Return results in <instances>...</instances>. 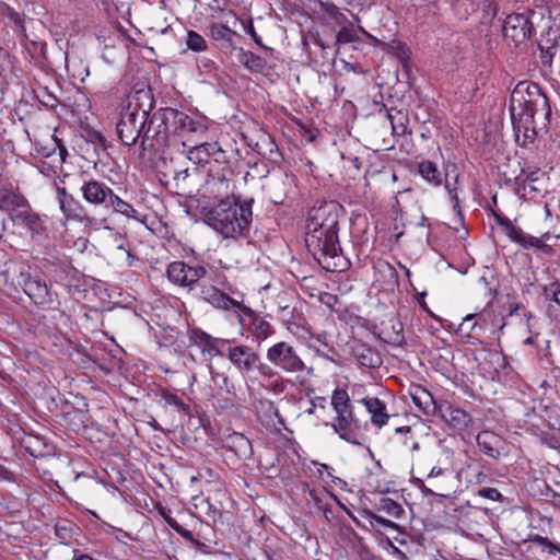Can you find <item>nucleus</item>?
I'll list each match as a JSON object with an SVG mask.
<instances>
[{
  "mask_svg": "<svg viewBox=\"0 0 560 560\" xmlns=\"http://www.w3.org/2000/svg\"><path fill=\"white\" fill-rule=\"evenodd\" d=\"M478 0H453V7L458 14L468 15L477 8Z\"/></svg>",
  "mask_w": 560,
  "mask_h": 560,
  "instance_id": "obj_43",
  "label": "nucleus"
},
{
  "mask_svg": "<svg viewBox=\"0 0 560 560\" xmlns=\"http://www.w3.org/2000/svg\"><path fill=\"white\" fill-rule=\"evenodd\" d=\"M80 191L82 198L90 205L108 208V200L113 189L105 183L89 178L83 180Z\"/></svg>",
  "mask_w": 560,
  "mask_h": 560,
  "instance_id": "obj_15",
  "label": "nucleus"
},
{
  "mask_svg": "<svg viewBox=\"0 0 560 560\" xmlns=\"http://www.w3.org/2000/svg\"><path fill=\"white\" fill-rule=\"evenodd\" d=\"M510 112L518 144L534 143L538 131L547 130L551 118L548 97L537 83L522 81L510 97Z\"/></svg>",
  "mask_w": 560,
  "mask_h": 560,
  "instance_id": "obj_2",
  "label": "nucleus"
},
{
  "mask_svg": "<svg viewBox=\"0 0 560 560\" xmlns=\"http://www.w3.org/2000/svg\"><path fill=\"white\" fill-rule=\"evenodd\" d=\"M351 352L361 366L376 369L383 363L380 352L362 341H354Z\"/></svg>",
  "mask_w": 560,
  "mask_h": 560,
  "instance_id": "obj_21",
  "label": "nucleus"
},
{
  "mask_svg": "<svg viewBox=\"0 0 560 560\" xmlns=\"http://www.w3.org/2000/svg\"><path fill=\"white\" fill-rule=\"evenodd\" d=\"M445 188L448 190L451 198L454 201V209L456 210L457 214L460 215V218H463V213L458 205V196L456 190L451 188L448 183H446Z\"/></svg>",
  "mask_w": 560,
  "mask_h": 560,
  "instance_id": "obj_52",
  "label": "nucleus"
},
{
  "mask_svg": "<svg viewBox=\"0 0 560 560\" xmlns=\"http://www.w3.org/2000/svg\"><path fill=\"white\" fill-rule=\"evenodd\" d=\"M311 38H312L313 43L316 46H318L320 49L324 50L326 48L324 43H323V40H322V38H320V36H319V34L317 32L315 34H312Z\"/></svg>",
  "mask_w": 560,
  "mask_h": 560,
  "instance_id": "obj_61",
  "label": "nucleus"
},
{
  "mask_svg": "<svg viewBox=\"0 0 560 560\" xmlns=\"http://www.w3.org/2000/svg\"><path fill=\"white\" fill-rule=\"evenodd\" d=\"M252 202L240 203L235 197H226L212 207H203L205 222L223 237L245 235L252 223Z\"/></svg>",
  "mask_w": 560,
  "mask_h": 560,
  "instance_id": "obj_4",
  "label": "nucleus"
},
{
  "mask_svg": "<svg viewBox=\"0 0 560 560\" xmlns=\"http://www.w3.org/2000/svg\"><path fill=\"white\" fill-rule=\"evenodd\" d=\"M268 388L273 390V392H282L283 388H284V385H283V382L282 381H279V380H275L272 381L269 385H268Z\"/></svg>",
  "mask_w": 560,
  "mask_h": 560,
  "instance_id": "obj_57",
  "label": "nucleus"
},
{
  "mask_svg": "<svg viewBox=\"0 0 560 560\" xmlns=\"http://www.w3.org/2000/svg\"><path fill=\"white\" fill-rule=\"evenodd\" d=\"M476 318L474 319V325L475 327L477 328V331H479V334H481V336L483 335V332L486 331L487 329V320L485 318V315L483 314H476Z\"/></svg>",
  "mask_w": 560,
  "mask_h": 560,
  "instance_id": "obj_49",
  "label": "nucleus"
},
{
  "mask_svg": "<svg viewBox=\"0 0 560 560\" xmlns=\"http://www.w3.org/2000/svg\"><path fill=\"white\" fill-rule=\"evenodd\" d=\"M315 339L322 343L323 346L325 347H328V342H327V334L323 332V334H318Z\"/></svg>",
  "mask_w": 560,
  "mask_h": 560,
  "instance_id": "obj_64",
  "label": "nucleus"
},
{
  "mask_svg": "<svg viewBox=\"0 0 560 560\" xmlns=\"http://www.w3.org/2000/svg\"><path fill=\"white\" fill-rule=\"evenodd\" d=\"M52 140L56 144V149H58V153H59L61 163H65L67 160V156H68V151H67L66 145L62 143L61 140H59L55 137L52 138Z\"/></svg>",
  "mask_w": 560,
  "mask_h": 560,
  "instance_id": "obj_51",
  "label": "nucleus"
},
{
  "mask_svg": "<svg viewBox=\"0 0 560 560\" xmlns=\"http://www.w3.org/2000/svg\"><path fill=\"white\" fill-rule=\"evenodd\" d=\"M357 402L362 404L366 408V411L371 415V422L374 427L381 429L387 424L389 415L387 413L384 401L377 397H364Z\"/></svg>",
  "mask_w": 560,
  "mask_h": 560,
  "instance_id": "obj_23",
  "label": "nucleus"
},
{
  "mask_svg": "<svg viewBox=\"0 0 560 560\" xmlns=\"http://www.w3.org/2000/svg\"><path fill=\"white\" fill-rule=\"evenodd\" d=\"M188 176H189V171H188V168H185V170L178 171L175 174L174 179H176V180H179L180 178L186 179Z\"/></svg>",
  "mask_w": 560,
  "mask_h": 560,
  "instance_id": "obj_63",
  "label": "nucleus"
},
{
  "mask_svg": "<svg viewBox=\"0 0 560 560\" xmlns=\"http://www.w3.org/2000/svg\"><path fill=\"white\" fill-rule=\"evenodd\" d=\"M441 419L454 431H464L472 425L471 416L448 401H441L438 411Z\"/></svg>",
  "mask_w": 560,
  "mask_h": 560,
  "instance_id": "obj_16",
  "label": "nucleus"
},
{
  "mask_svg": "<svg viewBox=\"0 0 560 560\" xmlns=\"http://www.w3.org/2000/svg\"><path fill=\"white\" fill-rule=\"evenodd\" d=\"M542 295L546 301L553 302L560 306V281L553 280L542 287Z\"/></svg>",
  "mask_w": 560,
  "mask_h": 560,
  "instance_id": "obj_38",
  "label": "nucleus"
},
{
  "mask_svg": "<svg viewBox=\"0 0 560 560\" xmlns=\"http://www.w3.org/2000/svg\"><path fill=\"white\" fill-rule=\"evenodd\" d=\"M235 50H237V61L242 66H244L246 69L253 72H264L266 68V61L260 56L249 50H245L242 47L236 48Z\"/></svg>",
  "mask_w": 560,
  "mask_h": 560,
  "instance_id": "obj_27",
  "label": "nucleus"
},
{
  "mask_svg": "<svg viewBox=\"0 0 560 560\" xmlns=\"http://www.w3.org/2000/svg\"><path fill=\"white\" fill-rule=\"evenodd\" d=\"M460 514L466 517L476 516L477 514H482V511L476 506H468L467 509H462Z\"/></svg>",
  "mask_w": 560,
  "mask_h": 560,
  "instance_id": "obj_54",
  "label": "nucleus"
},
{
  "mask_svg": "<svg viewBox=\"0 0 560 560\" xmlns=\"http://www.w3.org/2000/svg\"><path fill=\"white\" fill-rule=\"evenodd\" d=\"M244 30L245 32L252 37V39L260 47L265 48L264 44H262V40H261V37L256 33L255 31V27H254V24L252 21H249L245 26H244Z\"/></svg>",
  "mask_w": 560,
  "mask_h": 560,
  "instance_id": "obj_47",
  "label": "nucleus"
},
{
  "mask_svg": "<svg viewBox=\"0 0 560 560\" xmlns=\"http://www.w3.org/2000/svg\"><path fill=\"white\" fill-rule=\"evenodd\" d=\"M186 44L194 51H205L208 48L205 38L195 31H188Z\"/></svg>",
  "mask_w": 560,
  "mask_h": 560,
  "instance_id": "obj_39",
  "label": "nucleus"
},
{
  "mask_svg": "<svg viewBox=\"0 0 560 560\" xmlns=\"http://www.w3.org/2000/svg\"><path fill=\"white\" fill-rule=\"evenodd\" d=\"M72 560H94V559L91 556L81 553L78 549H74Z\"/></svg>",
  "mask_w": 560,
  "mask_h": 560,
  "instance_id": "obj_59",
  "label": "nucleus"
},
{
  "mask_svg": "<svg viewBox=\"0 0 560 560\" xmlns=\"http://www.w3.org/2000/svg\"><path fill=\"white\" fill-rule=\"evenodd\" d=\"M498 224L503 229L506 236L524 249L535 248L541 250L546 255H552L553 249L545 241L550 238V233L546 232L541 237H536L525 233L520 226H516L508 218L498 217Z\"/></svg>",
  "mask_w": 560,
  "mask_h": 560,
  "instance_id": "obj_10",
  "label": "nucleus"
},
{
  "mask_svg": "<svg viewBox=\"0 0 560 560\" xmlns=\"http://www.w3.org/2000/svg\"><path fill=\"white\" fill-rule=\"evenodd\" d=\"M318 300L322 304L326 305L330 311H336V305L339 303V298L329 292H320Z\"/></svg>",
  "mask_w": 560,
  "mask_h": 560,
  "instance_id": "obj_45",
  "label": "nucleus"
},
{
  "mask_svg": "<svg viewBox=\"0 0 560 560\" xmlns=\"http://www.w3.org/2000/svg\"><path fill=\"white\" fill-rule=\"evenodd\" d=\"M57 200L59 209L67 220L79 221L85 225H91L94 222V218L88 214L81 202L69 194L66 187H57Z\"/></svg>",
  "mask_w": 560,
  "mask_h": 560,
  "instance_id": "obj_14",
  "label": "nucleus"
},
{
  "mask_svg": "<svg viewBox=\"0 0 560 560\" xmlns=\"http://www.w3.org/2000/svg\"><path fill=\"white\" fill-rule=\"evenodd\" d=\"M208 273L203 264L189 265L184 260H175L167 265L166 277L173 284L194 290L198 282Z\"/></svg>",
  "mask_w": 560,
  "mask_h": 560,
  "instance_id": "obj_9",
  "label": "nucleus"
},
{
  "mask_svg": "<svg viewBox=\"0 0 560 560\" xmlns=\"http://www.w3.org/2000/svg\"><path fill=\"white\" fill-rule=\"evenodd\" d=\"M172 122L173 136H188V135H200L203 136L207 132V127L192 119L187 114L173 108V116H175Z\"/></svg>",
  "mask_w": 560,
  "mask_h": 560,
  "instance_id": "obj_20",
  "label": "nucleus"
},
{
  "mask_svg": "<svg viewBox=\"0 0 560 560\" xmlns=\"http://www.w3.org/2000/svg\"><path fill=\"white\" fill-rule=\"evenodd\" d=\"M476 316V314L466 315L456 331L460 338L468 339L471 345H474L475 341H480L481 339V334L477 331V328L474 325Z\"/></svg>",
  "mask_w": 560,
  "mask_h": 560,
  "instance_id": "obj_30",
  "label": "nucleus"
},
{
  "mask_svg": "<svg viewBox=\"0 0 560 560\" xmlns=\"http://www.w3.org/2000/svg\"><path fill=\"white\" fill-rule=\"evenodd\" d=\"M77 526L74 523L62 520L55 525V535L61 544L69 545L74 540Z\"/></svg>",
  "mask_w": 560,
  "mask_h": 560,
  "instance_id": "obj_33",
  "label": "nucleus"
},
{
  "mask_svg": "<svg viewBox=\"0 0 560 560\" xmlns=\"http://www.w3.org/2000/svg\"><path fill=\"white\" fill-rule=\"evenodd\" d=\"M201 144H202V147H208L207 151H210V156L212 154H214L215 152L221 151V149L217 142H214V143L202 142Z\"/></svg>",
  "mask_w": 560,
  "mask_h": 560,
  "instance_id": "obj_60",
  "label": "nucleus"
},
{
  "mask_svg": "<svg viewBox=\"0 0 560 560\" xmlns=\"http://www.w3.org/2000/svg\"><path fill=\"white\" fill-rule=\"evenodd\" d=\"M262 142L268 147V150H269L268 156L271 158L272 153L275 152L276 143L271 140V138L269 136H265L262 138ZM257 147H259L258 143H257ZM257 151L259 154L267 156V152L261 151L260 148H258Z\"/></svg>",
  "mask_w": 560,
  "mask_h": 560,
  "instance_id": "obj_50",
  "label": "nucleus"
},
{
  "mask_svg": "<svg viewBox=\"0 0 560 560\" xmlns=\"http://www.w3.org/2000/svg\"><path fill=\"white\" fill-rule=\"evenodd\" d=\"M25 205L26 198L23 195L5 188H0V210L7 211L9 218L11 217L13 209Z\"/></svg>",
  "mask_w": 560,
  "mask_h": 560,
  "instance_id": "obj_28",
  "label": "nucleus"
},
{
  "mask_svg": "<svg viewBox=\"0 0 560 560\" xmlns=\"http://www.w3.org/2000/svg\"><path fill=\"white\" fill-rule=\"evenodd\" d=\"M223 447L240 459H247L253 454L249 440L242 433L233 432L223 440Z\"/></svg>",
  "mask_w": 560,
  "mask_h": 560,
  "instance_id": "obj_24",
  "label": "nucleus"
},
{
  "mask_svg": "<svg viewBox=\"0 0 560 560\" xmlns=\"http://www.w3.org/2000/svg\"><path fill=\"white\" fill-rule=\"evenodd\" d=\"M190 340L198 347L202 348V352H208L211 357L224 355L226 339L214 338L200 328H194L190 331Z\"/></svg>",
  "mask_w": 560,
  "mask_h": 560,
  "instance_id": "obj_19",
  "label": "nucleus"
},
{
  "mask_svg": "<svg viewBox=\"0 0 560 560\" xmlns=\"http://www.w3.org/2000/svg\"><path fill=\"white\" fill-rule=\"evenodd\" d=\"M208 147H202V144H195L188 151V160L194 162L195 164L203 165L208 163L210 158V151H207Z\"/></svg>",
  "mask_w": 560,
  "mask_h": 560,
  "instance_id": "obj_37",
  "label": "nucleus"
},
{
  "mask_svg": "<svg viewBox=\"0 0 560 560\" xmlns=\"http://www.w3.org/2000/svg\"><path fill=\"white\" fill-rule=\"evenodd\" d=\"M266 360L276 375L279 372L299 375L306 370L298 349L287 341H278L270 346L266 351Z\"/></svg>",
  "mask_w": 560,
  "mask_h": 560,
  "instance_id": "obj_8",
  "label": "nucleus"
},
{
  "mask_svg": "<svg viewBox=\"0 0 560 560\" xmlns=\"http://www.w3.org/2000/svg\"><path fill=\"white\" fill-rule=\"evenodd\" d=\"M365 514H366V518L369 520L371 526H373V527L380 526V527L389 528V529L398 528L396 523L376 514L373 511H366Z\"/></svg>",
  "mask_w": 560,
  "mask_h": 560,
  "instance_id": "obj_40",
  "label": "nucleus"
},
{
  "mask_svg": "<svg viewBox=\"0 0 560 560\" xmlns=\"http://www.w3.org/2000/svg\"><path fill=\"white\" fill-rule=\"evenodd\" d=\"M387 117L394 136H405L407 133L409 118L406 113L390 108L387 110Z\"/></svg>",
  "mask_w": 560,
  "mask_h": 560,
  "instance_id": "obj_32",
  "label": "nucleus"
},
{
  "mask_svg": "<svg viewBox=\"0 0 560 560\" xmlns=\"http://www.w3.org/2000/svg\"><path fill=\"white\" fill-rule=\"evenodd\" d=\"M409 395L415 406L427 416L435 415L440 409L432 394L421 385H411Z\"/></svg>",
  "mask_w": 560,
  "mask_h": 560,
  "instance_id": "obj_22",
  "label": "nucleus"
},
{
  "mask_svg": "<svg viewBox=\"0 0 560 560\" xmlns=\"http://www.w3.org/2000/svg\"><path fill=\"white\" fill-rule=\"evenodd\" d=\"M199 294L205 302L218 310H234L237 313H252V308L246 306L242 301L234 300L213 285H201Z\"/></svg>",
  "mask_w": 560,
  "mask_h": 560,
  "instance_id": "obj_13",
  "label": "nucleus"
},
{
  "mask_svg": "<svg viewBox=\"0 0 560 560\" xmlns=\"http://www.w3.org/2000/svg\"><path fill=\"white\" fill-rule=\"evenodd\" d=\"M375 509L377 512H383L394 518H400L405 513L404 508L398 502L387 497H382L375 504Z\"/></svg>",
  "mask_w": 560,
  "mask_h": 560,
  "instance_id": "obj_34",
  "label": "nucleus"
},
{
  "mask_svg": "<svg viewBox=\"0 0 560 560\" xmlns=\"http://www.w3.org/2000/svg\"><path fill=\"white\" fill-rule=\"evenodd\" d=\"M343 208L336 201H322L307 213L305 245L310 254L329 272L342 269L338 240L339 217Z\"/></svg>",
  "mask_w": 560,
  "mask_h": 560,
  "instance_id": "obj_1",
  "label": "nucleus"
},
{
  "mask_svg": "<svg viewBox=\"0 0 560 560\" xmlns=\"http://www.w3.org/2000/svg\"><path fill=\"white\" fill-rule=\"evenodd\" d=\"M359 40L358 33L353 24L349 21L343 24L336 35V44H350Z\"/></svg>",
  "mask_w": 560,
  "mask_h": 560,
  "instance_id": "obj_36",
  "label": "nucleus"
},
{
  "mask_svg": "<svg viewBox=\"0 0 560 560\" xmlns=\"http://www.w3.org/2000/svg\"><path fill=\"white\" fill-rule=\"evenodd\" d=\"M308 495L315 502V504H317L319 506V504L322 503V499L319 498L318 492L316 490L312 489L308 491Z\"/></svg>",
  "mask_w": 560,
  "mask_h": 560,
  "instance_id": "obj_62",
  "label": "nucleus"
},
{
  "mask_svg": "<svg viewBox=\"0 0 560 560\" xmlns=\"http://www.w3.org/2000/svg\"><path fill=\"white\" fill-rule=\"evenodd\" d=\"M250 318L249 331L257 341L266 340L275 334L273 327L264 317L257 315L253 310L252 313H243Z\"/></svg>",
  "mask_w": 560,
  "mask_h": 560,
  "instance_id": "obj_25",
  "label": "nucleus"
},
{
  "mask_svg": "<svg viewBox=\"0 0 560 560\" xmlns=\"http://www.w3.org/2000/svg\"><path fill=\"white\" fill-rule=\"evenodd\" d=\"M223 357H226L242 375H249L257 371L262 377L272 378L276 376L273 369L269 364L261 362L259 353L249 346L238 345L229 340Z\"/></svg>",
  "mask_w": 560,
  "mask_h": 560,
  "instance_id": "obj_7",
  "label": "nucleus"
},
{
  "mask_svg": "<svg viewBox=\"0 0 560 560\" xmlns=\"http://www.w3.org/2000/svg\"><path fill=\"white\" fill-rule=\"evenodd\" d=\"M533 542L535 545L542 547L544 550H547L549 555L556 556V555L560 553V544L553 542L547 537L536 535L533 538Z\"/></svg>",
  "mask_w": 560,
  "mask_h": 560,
  "instance_id": "obj_42",
  "label": "nucleus"
},
{
  "mask_svg": "<svg viewBox=\"0 0 560 560\" xmlns=\"http://www.w3.org/2000/svg\"><path fill=\"white\" fill-rule=\"evenodd\" d=\"M149 30L150 31H154L156 33H160L162 35H166L170 32H172V26H171V24H167V25H165L163 27L162 26L160 27L159 25H156V26H151Z\"/></svg>",
  "mask_w": 560,
  "mask_h": 560,
  "instance_id": "obj_56",
  "label": "nucleus"
},
{
  "mask_svg": "<svg viewBox=\"0 0 560 560\" xmlns=\"http://www.w3.org/2000/svg\"><path fill=\"white\" fill-rule=\"evenodd\" d=\"M476 441L479 450L490 458L499 459L506 454L504 440L492 431H480Z\"/></svg>",
  "mask_w": 560,
  "mask_h": 560,
  "instance_id": "obj_18",
  "label": "nucleus"
},
{
  "mask_svg": "<svg viewBox=\"0 0 560 560\" xmlns=\"http://www.w3.org/2000/svg\"><path fill=\"white\" fill-rule=\"evenodd\" d=\"M161 400H163L165 407H173L180 413L188 415L190 412L189 405L185 404L176 394L167 389H162Z\"/></svg>",
  "mask_w": 560,
  "mask_h": 560,
  "instance_id": "obj_35",
  "label": "nucleus"
},
{
  "mask_svg": "<svg viewBox=\"0 0 560 560\" xmlns=\"http://www.w3.org/2000/svg\"><path fill=\"white\" fill-rule=\"evenodd\" d=\"M530 14H533V12L529 10L522 13L509 14L503 23V36L515 44L524 43L530 38L534 32L533 23L529 19Z\"/></svg>",
  "mask_w": 560,
  "mask_h": 560,
  "instance_id": "obj_12",
  "label": "nucleus"
},
{
  "mask_svg": "<svg viewBox=\"0 0 560 560\" xmlns=\"http://www.w3.org/2000/svg\"><path fill=\"white\" fill-rule=\"evenodd\" d=\"M330 405L336 413L331 428L338 436L352 444L362 445L365 439L368 422H362L354 415V406L346 389L337 387L330 398Z\"/></svg>",
  "mask_w": 560,
  "mask_h": 560,
  "instance_id": "obj_5",
  "label": "nucleus"
},
{
  "mask_svg": "<svg viewBox=\"0 0 560 560\" xmlns=\"http://www.w3.org/2000/svg\"><path fill=\"white\" fill-rule=\"evenodd\" d=\"M37 98L45 107L51 109L56 108L59 103L57 97L49 93L47 89H42L37 94Z\"/></svg>",
  "mask_w": 560,
  "mask_h": 560,
  "instance_id": "obj_44",
  "label": "nucleus"
},
{
  "mask_svg": "<svg viewBox=\"0 0 560 560\" xmlns=\"http://www.w3.org/2000/svg\"><path fill=\"white\" fill-rule=\"evenodd\" d=\"M0 481H13V474L0 465Z\"/></svg>",
  "mask_w": 560,
  "mask_h": 560,
  "instance_id": "obj_55",
  "label": "nucleus"
},
{
  "mask_svg": "<svg viewBox=\"0 0 560 560\" xmlns=\"http://www.w3.org/2000/svg\"><path fill=\"white\" fill-rule=\"evenodd\" d=\"M154 98L149 88L133 90L124 101L116 122V132L122 144L132 147L144 138L148 114Z\"/></svg>",
  "mask_w": 560,
  "mask_h": 560,
  "instance_id": "obj_3",
  "label": "nucleus"
},
{
  "mask_svg": "<svg viewBox=\"0 0 560 560\" xmlns=\"http://www.w3.org/2000/svg\"><path fill=\"white\" fill-rule=\"evenodd\" d=\"M541 342L544 343V347H541V345L539 343V348H537V354H542L548 361L550 364H552V360H551V352H550V340H547V339H542Z\"/></svg>",
  "mask_w": 560,
  "mask_h": 560,
  "instance_id": "obj_48",
  "label": "nucleus"
},
{
  "mask_svg": "<svg viewBox=\"0 0 560 560\" xmlns=\"http://www.w3.org/2000/svg\"><path fill=\"white\" fill-rule=\"evenodd\" d=\"M108 207H112L114 212L119 213L128 219H133L137 221L140 220L139 211L136 210L129 202L122 200L114 191L109 197Z\"/></svg>",
  "mask_w": 560,
  "mask_h": 560,
  "instance_id": "obj_29",
  "label": "nucleus"
},
{
  "mask_svg": "<svg viewBox=\"0 0 560 560\" xmlns=\"http://www.w3.org/2000/svg\"><path fill=\"white\" fill-rule=\"evenodd\" d=\"M323 10L337 24H345L349 22L347 16L334 3L323 4Z\"/></svg>",
  "mask_w": 560,
  "mask_h": 560,
  "instance_id": "obj_41",
  "label": "nucleus"
},
{
  "mask_svg": "<svg viewBox=\"0 0 560 560\" xmlns=\"http://www.w3.org/2000/svg\"><path fill=\"white\" fill-rule=\"evenodd\" d=\"M208 35L219 43H221V47L224 49H229L230 51L235 50L236 47L233 42V36L235 32L228 27L222 23H211L208 26Z\"/></svg>",
  "mask_w": 560,
  "mask_h": 560,
  "instance_id": "obj_26",
  "label": "nucleus"
},
{
  "mask_svg": "<svg viewBox=\"0 0 560 560\" xmlns=\"http://www.w3.org/2000/svg\"><path fill=\"white\" fill-rule=\"evenodd\" d=\"M478 494L491 501H503V495L495 488L485 487L478 490Z\"/></svg>",
  "mask_w": 560,
  "mask_h": 560,
  "instance_id": "obj_46",
  "label": "nucleus"
},
{
  "mask_svg": "<svg viewBox=\"0 0 560 560\" xmlns=\"http://www.w3.org/2000/svg\"><path fill=\"white\" fill-rule=\"evenodd\" d=\"M541 340L540 339V335L539 334H535V335H532L529 337H527L526 339H524L523 341V345L524 346H535V348H539V343H541Z\"/></svg>",
  "mask_w": 560,
  "mask_h": 560,
  "instance_id": "obj_53",
  "label": "nucleus"
},
{
  "mask_svg": "<svg viewBox=\"0 0 560 560\" xmlns=\"http://www.w3.org/2000/svg\"><path fill=\"white\" fill-rule=\"evenodd\" d=\"M418 172L431 185L439 187L442 184L441 172L434 162L429 160L421 161L418 164Z\"/></svg>",
  "mask_w": 560,
  "mask_h": 560,
  "instance_id": "obj_31",
  "label": "nucleus"
},
{
  "mask_svg": "<svg viewBox=\"0 0 560 560\" xmlns=\"http://www.w3.org/2000/svg\"><path fill=\"white\" fill-rule=\"evenodd\" d=\"M174 530L184 538H191V532L185 529L182 525L177 524L174 526Z\"/></svg>",
  "mask_w": 560,
  "mask_h": 560,
  "instance_id": "obj_58",
  "label": "nucleus"
},
{
  "mask_svg": "<svg viewBox=\"0 0 560 560\" xmlns=\"http://www.w3.org/2000/svg\"><path fill=\"white\" fill-rule=\"evenodd\" d=\"M25 294L39 307L44 310L55 307V299L45 281L39 278H28L24 282Z\"/></svg>",
  "mask_w": 560,
  "mask_h": 560,
  "instance_id": "obj_17",
  "label": "nucleus"
},
{
  "mask_svg": "<svg viewBox=\"0 0 560 560\" xmlns=\"http://www.w3.org/2000/svg\"><path fill=\"white\" fill-rule=\"evenodd\" d=\"M176 115L173 116V108H159L148 118L144 127V138L140 142L141 152L149 150L163 151L168 144L173 136L172 122Z\"/></svg>",
  "mask_w": 560,
  "mask_h": 560,
  "instance_id": "obj_6",
  "label": "nucleus"
},
{
  "mask_svg": "<svg viewBox=\"0 0 560 560\" xmlns=\"http://www.w3.org/2000/svg\"><path fill=\"white\" fill-rule=\"evenodd\" d=\"M10 220L14 224L22 225L26 229L33 240L42 238L47 235L45 219L31 208L27 199L25 206L13 209Z\"/></svg>",
  "mask_w": 560,
  "mask_h": 560,
  "instance_id": "obj_11",
  "label": "nucleus"
}]
</instances>
